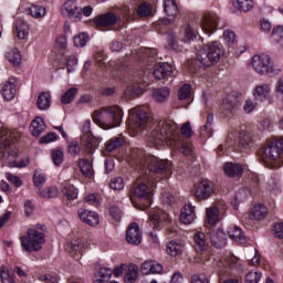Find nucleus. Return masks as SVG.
<instances>
[{
    "instance_id": "bf43d9fd",
    "label": "nucleus",
    "mask_w": 283,
    "mask_h": 283,
    "mask_svg": "<svg viewBox=\"0 0 283 283\" xmlns=\"http://www.w3.org/2000/svg\"><path fill=\"white\" fill-rule=\"evenodd\" d=\"M223 39L226 43H228L229 45H233V43H235V32L231 30L223 31Z\"/></svg>"
},
{
    "instance_id": "4be33fe9",
    "label": "nucleus",
    "mask_w": 283,
    "mask_h": 283,
    "mask_svg": "<svg viewBox=\"0 0 283 283\" xmlns=\"http://www.w3.org/2000/svg\"><path fill=\"white\" fill-rule=\"evenodd\" d=\"M271 93V86L269 84H261L254 87L253 96L255 101H266Z\"/></svg>"
},
{
    "instance_id": "49530a36",
    "label": "nucleus",
    "mask_w": 283,
    "mask_h": 283,
    "mask_svg": "<svg viewBox=\"0 0 283 283\" xmlns=\"http://www.w3.org/2000/svg\"><path fill=\"white\" fill-rule=\"evenodd\" d=\"M38 193L41 198H56V196H59V189L56 187H50L44 190H40Z\"/></svg>"
},
{
    "instance_id": "37998d69",
    "label": "nucleus",
    "mask_w": 283,
    "mask_h": 283,
    "mask_svg": "<svg viewBox=\"0 0 283 283\" xmlns=\"http://www.w3.org/2000/svg\"><path fill=\"white\" fill-rule=\"evenodd\" d=\"M29 12L34 19H43L48 11L43 6L33 4L30 7Z\"/></svg>"
},
{
    "instance_id": "f8f14e48",
    "label": "nucleus",
    "mask_w": 283,
    "mask_h": 283,
    "mask_svg": "<svg viewBox=\"0 0 283 283\" xmlns=\"http://www.w3.org/2000/svg\"><path fill=\"white\" fill-rule=\"evenodd\" d=\"M238 138H239V144L238 148L239 149H249L251 147V143H253V137L251 136V130L247 128V126H240L237 129Z\"/></svg>"
},
{
    "instance_id": "f704fd0d",
    "label": "nucleus",
    "mask_w": 283,
    "mask_h": 283,
    "mask_svg": "<svg viewBox=\"0 0 283 283\" xmlns=\"http://www.w3.org/2000/svg\"><path fill=\"white\" fill-rule=\"evenodd\" d=\"M6 60L11 62L12 65L19 67L21 65V53L18 49H12L6 53Z\"/></svg>"
},
{
    "instance_id": "e2e57ef3",
    "label": "nucleus",
    "mask_w": 283,
    "mask_h": 283,
    "mask_svg": "<svg viewBox=\"0 0 283 283\" xmlns=\"http://www.w3.org/2000/svg\"><path fill=\"white\" fill-rule=\"evenodd\" d=\"M145 54L148 56L146 60L149 65H153V63L156 61L157 52L156 49H146Z\"/></svg>"
},
{
    "instance_id": "9b49d317",
    "label": "nucleus",
    "mask_w": 283,
    "mask_h": 283,
    "mask_svg": "<svg viewBox=\"0 0 283 283\" xmlns=\"http://www.w3.org/2000/svg\"><path fill=\"white\" fill-rule=\"evenodd\" d=\"M126 242L133 244V247H138L143 242V234L140 233V227L138 223H132L126 231Z\"/></svg>"
},
{
    "instance_id": "e433bc0d",
    "label": "nucleus",
    "mask_w": 283,
    "mask_h": 283,
    "mask_svg": "<svg viewBox=\"0 0 283 283\" xmlns=\"http://www.w3.org/2000/svg\"><path fill=\"white\" fill-rule=\"evenodd\" d=\"M15 30L18 39H28V22L24 20H18L15 22Z\"/></svg>"
},
{
    "instance_id": "c03bdc74",
    "label": "nucleus",
    "mask_w": 283,
    "mask_h": 283,
    "mask_svg": "<svg viewBox=\"0 0 283 283\" xmlns=\"http://www.w3.org/2000/svg\"><path fill=\"white\" fill-rule=\"evenodd\" d=\"M153 97L158 103H165V99L169 98V88L168 87H161V88H158V90L154 91Z\"/></svg>"
},
{
    "instance_id": "423d86ee",
    "label": "nucleus",
    "mask_w": 283,
    "mask_h": 283,
    "mask_svg": "<svg viewBox=\"0 0 283 283\" xmlns=\"http://www.w3.org/2000/svg\"><path fill=\"white\" fill-rule=\"evenodd\" d=\"M224 56V48L220 42L205 44L197 53V63L202 67H213Z\"/></svg>"
},
{
    "instance_id": "a878e982",
    "label": "nucleus",
    "mask_w": 283,
    "mask_h": 283,
    "mask_svg": "<svg viewBox=\"0 0 283 283\" xmlns=\"http://www.w3.org/2000/svg\"><path fill=\"white\" fill-rule=\"evenodd\" d=\"M244 171V168H242L241 165L239 164H233V163H227L224 166V174L226 176H230V178H233V176H242Z\"/></svg>"
},
{
    "instance_id": "7ed1b4c3",
    "label": "nucleus",
    "mask_w": 283,
    "mask_h": 283,
    "mask_svg": "<svg viewBox=\"0 0 283 283\" xmlns=\"http://www.w3.org/2000/svg\"><path fill=\"white\" fill-rule=\"evenodd\" d=\"M93 120L102 129L120 127V123H123V109L118 106L103 107L101 111L94 112Z\"/></svg>"
},
{
    "instance_id": "58836bf2",
    "label": "nucleus",
    "mask_w": 283,
    "mask_h": 283,
    "mask_svg": "<svg viewBox=\"0 0 283 283\" xmlns=\"http://www.w3.org/2000/svg\"><path fill=\"white\" fill-rule=\"evenodd\" d=\"M149 227L154 229V231H160L163 229L160 213L156 211L149 212Z\"/></svg>"
},
{
    "instance_id": "412c9836",
    "label": "nucleus",
    "mask_w": 283,
    "mask_h": 283,
    "mask_svg": "<svg viewBox=\"0 0 283 283\" xmlns=\"http://www.w3.org/2000/svg\"><path fill=\"white\" fill-rule=\"evenodd\" d=\"M83 249H85V239L75 238L71 241V251L75 252V254H72L74 260H81Z\"/></svg>"
},
{
    "instance_id": "774afa93",
    "label": "nucleus",
    "mask_w": 283,
    "mask_h": 283,
    "mask_svg": "<svg viewBox=\"0 0 283 283\" xmlns=\"http://www.w3.org/2000/svg\"><path fill=\"white\" fill-rule=\"evenodd\" d=\"M274 235L275 238H283V222H279L274 224Z\"/></svg>"
},
{
    "instance_id": "4c0bfd02",
    "label": "nucleus",
    "mask_w": 283,
    "mask_h": 283,
    "mask_svg": "<svg viewBox=\"0 0 283 283\" xmlns=\"http://www.w3.org/2000/svg\"><path fill=\"white\" fill-rule=\"evenodd\" d=\"M164 10L168 17L175 18L178 14V4H176V0H165Z\"/></svg>"
},
{
    "instance_id": "69168bd1",
    "label": "nucleus",
    "mask_w": 283,
    "mask_h": 283,
    "mask_svg": "<svg viewBox=\"0 0 283 283\" xmlns=\"http://www.w3.org/2000/svg\"><path fill=\"white\" fill-rule=\"evenodd\" d=\"M78 60H76V56L71 55L66 57V67L67 72H74V66L77 65Z\"/></svg>"
},
{
    "instance_id": "9d476101",
    "label": "nucleus",
    "mask_w": 283,
    "mask_h": 283,
    "mask_svg": "<svg viewBox=\"0 0 283 283\" xmlns=\"http://www.w3.org/2000/svg\"><path fill=\"white\" fill-rule=\"evenodd\" d=\"M216 193V186L210 180H202L195 186V197L197 200H209Z\"/></svg>"
},
{
    "instance_id": "a19ab883",
    "label": "nucleus",
    "mask_w": 283,
    "mask_h": 283,
    "mask_svg": "<svg viewBox=\"0 0 283 283\" xmlns=\"http://www.w3.org/2000/svg\"><path fill=\"white\" fill-rule=\"evenodd\" d=\"M76 94H78V88L72 87V88L67 90L61 96V103H63V105H70V103H72V101H74V98L76 97Z\"/></svg>"
},
{
    "instance_id": "ea45409f",
    "label": "nucleus",
    "mask_w": 283,
    "mask_h": 283,
    "mask_svg": "<svg viewBox=\"0 0 283 283\" xmlns=\"http://www.w3.org/2000/svg\"><path fill=\"white\" fill-rule=\"evenodd\" d=\"M232 3L241 12H249L253 8V0H232Z\"/></svg>"
},
{
    "instance_id": "dca6fc26",
    "label": "nucleus",
    "mask_w": 283,
    "mask_h": 283,
    "mask_svg": "<svg viewBox=\"0 0 283 283\" xmlns=\"http://www.w3.org/2000/svg\"><path fill=\"white\" fill-rule=\"evenodd\" d=\"M166 251L168 255H171V258H179V255H182L185 253V241L182 240H172L167 243Z\"/></svg>"
},
{
    "instance_id": "ddd939ff",
    "label": "nucleus",
    "mask_w": 283,
    "mask_h": 283,
    "mask_svg": "<svg viewBox=\"0 0 283 283\" xmlns=\"http://www.w3.org/2000/svg\"><path fill=\"white\" fill-rule=\"evenodd\" d=\"M220 18L216 13H208L203 17L201 28L206 34H213L218 30V21Z\"/></svg>"
},
{
    "instance_id": "c9c22d12",
    "label": "nucleus",
    "mask_w": 283,
    "mask_h": 283,
    "mask_svg": "<svg viewBox=\"0 0 283 283\" xmlns=\"http://www.w3.org/2000/svg\"><path fill=\"white\" fill-rule=\"evenodd\" d=\"M138 265L136 264H130L128 265V270L124 276V281L126 283H134L136 280H138Z\"/></svg>"
},
{
    "instance_id": "338daca9",
    "label": "nucleus",
    "mask_w": 283,
    "mask_h": 283,
    "mask_svg": "<svg viewBox=\"0 0 283 283\" xmlns=\"http://www.w3.org/2000/svg\"><path fill=\"white\" fill-rule=\"evenodd\" d=\"M33 182H34V186L38 187V189H41L43 187V185H45V176L34 175Z\"/></svg>"
},
{
    "instance_id": "2f4dec72",
    "label": "nucleus",
    "mask_w": 283,
    "mask_h": 283,
    "mask_svg": "<svg viewBox=\"0 0 283 283\" xmlns=\"http://www.w3.org/2000/svg\"><path fill=\"white\" fill-rule=\"evenodd\" d=\"M123 145H125V137L119 135L106 142L105 149L106 151H114V149H118V147H123Z\"/></svg>"
},
{
    "instance_id": "aec40b11",
    "label": "nucleus",
    "mask_w": 283,
    "mask_h": 283,
    "mask_svg": "<svg viewBox=\"0 0 283 283\" xmlns=\"http://www.w3.org/2000/svg\"><path fill=\"white\" fill-rule=\"evenodd\" d=\"M210 242L216 249H223V247H227V234L222 231L212 232L210 234Z\"/></svg>"
},
{
    "instance_id": "39448f33",
    "label": "nucleus",
    "mask_w": 283,
    "mask_h": 283,
    "mask_svg": "<svg viewBox=\"0 0 283 283\" xmlns=\"http://www.w3.org/2000/svg\"><path fill=\"white\" fill-rule=\"evenodd\" d=\"M12 138L17 140V132L2 130L0 132V149L2 151V160H7L9 167H28L29 161L17 163V150L12 148Z\"/></svg>"
},
{
    "instance_id": "b1692460",
    "label": "nucleus",
    "mask_w": 283,
    "mask_h": 283,
    "mask_svg": "<svg viewBox=\"0 0 283 283\" xmlns=\"http://www.w3.org/2000/svg\"><path fill=\"white\" fill-rule=\"evenodd\" d=\"M193 240L196 251H198L199 253H202V251H207L209 244L207 243V235L203 232L195 233Z\"/></svg>"
},
{
    "instance_id": "4468645a",
    "label": "nucleus",
    "mask_w": 283,
    "mask_h": 283,
    "mask_svg": "<svg viewBox=\"0 0 283 283\" xmlns=\"http://www.w3.org/2000/svg\"><path fill=\"white\" fill-rule=\"evenodd\" d=\"M1 95L6 101H12L17 96V78L9 77L4 84H2Z\"/></svg>"
},
{
    "instance_id": "5701e85b",
    "label": "nucleus",
    "mask_w": 283,
    "mask_h": 283,
    "mask_svg": "<svg viewBox=\"0 0 283 283\" xmlns=\"http://www.w3.org/2000/svg\"><path fill=\"white\" fill-rule=\"evenodd\" d=\"M52 105V95L50 92H41L38 96L36 106L42 109H50Z\"/></svg>"
},
{
    "instance_id": "5fc2aeb1",
    "label": "nucleus",
    "mask_w": 283,
    "mask_h": 283,
    "mask_svg": "<svg viewBox=\"0 0 283 283\" xmlns=\"http://www.w3.org/2000/svg\"><path fill=\"white\" fill-rule=\"evenodd\" d=\"M197 36L198 35L196 34V31H193V28L188 25L185 31L184 43H191V41H196Z\"/></svg>"
},
{
    "instance_id": "bb28decb",
    "label": "nucleus",
    "mask_w": 283,
    "mask_h": 283,
    "mask_svg": "<svg viewBox=\"0 0 283 283\" xmlns=\"http://www.w3.org/2000/svg\"><path fill=\"white\" fill-rule=\"evenodd\" d=\"M200 134L202 138H211L213 136V114H208L206 125L201 127Z\"/></svg>"
},
{
    "instance_id": "473e14b6",
    "label": "nucleus",
    "mask_w": 283,
    "mask_h": 283,
    "mask_svg": "<svg viewBox=\"0 0 283 283\" xmlns=\"http://www.w3.org/2000/svg\"><path fill=\"white\" fill-rule=\"evenodd\" d=\"M61 192L67 200H76L78 198V189L74 185L66 184L62 186Z\"/></svg>"
},
{
    "instance_id": "c85d7f7f",
    "label": "nucleus",
    "mask_w": 283,
    "mask_h": 283,
    "mask_svg": "<svg viewBox=\"0 0 283 283\" xmlns=\"http://www.w3.org/2000/svg\"><path fill=\"white\" fill-rule=\"evenodd\" d=\"M80 171L85 176V178L94 177V166H92L91 161L87 159H80L78 163Z\"/></svg>"
},
{
    "instance_id": "052dcab7",
    "label": "nucleus",
    "mask_w": 283,
    "mask_h": 283,
    "mask_svg": "<svg viewBox=\"0 0 283 283\" xmlns=\"http://www.w3.org/2000/svg\"><path fill=\"white\" fill-rule=\"evenodd\" d=\"M224 260H226V264L231 269H238L240 266V259H238L235 255H230Z\"/></svg>"
},
{
    "instance_id": "0eeeda50",
    "label": "nucleus",
    "mask_w": 283,
    "mask_h": 283,
    "mask_svg": "<svg viewBox=\"0 0 283 283\" xmlns=\"http://www.w3.org/2000/svg\"><path fill=\"white\" fill-rule=\"evenodd\" d=\"M145 182H150L149 177L144 181H136L130 190V201L137 209H147L151 205V188Z\"/></svg>"
},
{
    "instance_id": "de8ad7c7",
    "label": "nucleus",
    "mask_w": 283,
    "mask_h": 283,
    "mask_svg": "<svg viewBox=\"0 0 283 283\" xmlns=\"http://www.w3.org/2000/svg\"><path fill=\"white\" fill-rule=\"evenodd\" d=\"M178 97H179V101H187L188 98H190L191 85L185 84L184 86H181L178 92Z\"/></svg>"
},
{
    "instance_id": "864d4df0",
    "label": "nucleus",
    "mask_w": 283,
    "mask_h": 283,
    "mask_svg": "<svg viewBox=\"0 0 283 283\" xmlns=\"http://www.w3.org/2000/svg\"><path fill=\"white\" fill-rule=\"evenodd\" d=\"M136 12L138 17H149V14H151V6H149V3L144 2L138 6Z\"/></svg>"
},
{
    "instance_id": "7c9ffc66",
    "label": "nucleus",
    "mask_w": 283,
    "mask_h": 283,
    "mask_svg": "<svg viewBox=\"0 0 283 283\" xmlns=\"http://www.w3.org/2000/svg\"><path fill=\"white\" fill-rule=\"evenodd\" d=\"M114 273V270L108 268H101L99 272L95 275L94 283H105L109 282L112 279V275Z\"/></svg>"
},
{
    "instance_id": "c756f323",
    "label": "nucleus",
    "mask_w": 283,
    "mask_h": 283,
    "mask_svg": "<svg viewBox=\"0 0 283 283\" xmlns=\"http://www.w3.org/2000/svg\"><path fill=\"white\" fill-rule=\"evenodd\" d=\"M45 129V123L43 122V118L36 117L32 120L30 132L32 136H41L43 134V130Z\"/></svg>"
},
{
    "instance_id": "0e129e2a",
    "label": "nucleus",
    "mask_w": 283,
    "mask_h": 283,
    "mask_svg": "<svg viewBox=\"0 0 283 283\" xmlns=\"http://www.w3.org/2000/svg\"><path fill=\"white\" fill-rule=\"evenodd\" d=\"M109 213H111L112 218H114V220H116L117 222L123 217V212L120 211V208L116 207V206L111 207Z\"/></svg>"
},
{
    "instance_id": "603ef678",
    "label": "nucleus",
    "mask_w": 283,
    "mask_h": 283,
    "mask_svg": "<svg viewBox=\"0 0 283 283\" xmlns=\"http://www.w3.org/2000/svg\"><path fill=\"white\" fill-rule=\"evenodd\" d=\"M87 41H90V35H87L86 33H81L74 38V45L76 48H85Z\"/></svg>"
},
{
    "instance_id": "f3484780",
    "label": "nucleus",
    "mask_w": 283,
    "mask_h": 283,
    "mask_svg": "<svg viewBox=\"0 0 283 283\" xmlns=\"http://www.w3.org/2000/svg\"><path fill=\"white\" fill-rule=\"evenodd\" d=\"M118 21L116 13H105L95 18L94 23L96 28L101 30V28H109L114 25Z\"/></svg>"
},
{
    "instance_id": "393cba45",
    "label": "nucleus",
    "mask_w": 283,
    "mask_h": 283,
    "mask_svg": "<svg viewBox=\"0 0 283 283\" xmlns=\"http://www.w3.org/2000/svg\"><path fill=\"white\" fill-rule=\"evenodd\" d=\"M206 211L208 224H211V227H216V224L220 222V210L218 209V206H211L210 208H207Z\"/></svg>"
},
{
    "instance_id": "2eb2a0df",
    "label": "nucleus",
    "mask_w": 283,
    "mask_h": 283,
    "mask_svg": "<svg viewBox=\"0 0 283 283\" xmlns=\"http://www.w3.org/2000/svg\"><path fill=\"white\" fill-rule=\"evenodd\" d=\"M77 214L82 222H85V224H88L90 227H96L101 222L98 213L92 210L81 209L77 211Z\"/></svg>"
},
{
    "instance_id": "f257e3e1",
    "label": "nucleus",
    "mask_w": 283,
    "mask_h": 283,
    "mask_svg": "<svg viewBox=\"0 0 283 283\" xmlns=\"http://www.w3.org/2000/svg\"><path fill=\"white\" fill-rule=\"evenodd\" d=\"M130 127L140 134V129H147L149 125L148 133V145L150 147H158V145H174L180 140V134H178V125L171 119H160L159 122H149V116L147 112L143 108H134L130 111Z\"/></svg>"
},
{
    "instance_id": "72a5a7b5",
    "label": "nucleus",
    "mask_w": 283,
    "mask_h": 283,
    "mask_svg": "<svg viewBox=\"0 0 283 283\" xmlns=\"http://www.w3.org/2000/svg\"><path fill=\"white\" fill-rule=\"evenodd\" d=\"M228 235L231 240H234V242H240V244L247 242V238L242 233V229H240V227L231 228L228 231Z\"/></svg>"
},
{
    "instance_id": "6ab92c4d",
    "label": "nucleus",
    "mask_w": 283,
    "mask_h": 283,
    "mask_svg": "<svg viewBox=\"0 0 283 283\" xmlns=\"http://www.w3.org/2000/svg\"><path fill=\"white\" fill-rule=\"evenodd\" d=\"M180 220L182 224H191V222L196 220V212L193 211V208L191 205L184 206L180 213Z\"/></svg>"
},
{
    "instance_id": "cd10ccee",
    "label": "nucleus",
    "mask_w": 283,
    "mask_h": 283,
    "mask_svg": "<svg viewBox=\"0 0 283 283\" xmlns=\"http://www.w3.org/2000/svg\"><path fill=\"white\" fill-rule=\"evenodd\" d=\"M269 213V210L264 205L259 203L251 209L250 216L253 220H264Z\"/></svg>"
},
{
    "instance_id": "09e8293b",
    "label": "nucleus",
    "mask_w": 283,
    "mask_h": 283,
    "mask_svg": "<svg viewBox=\"0 0 283 283\" xmlns=\"http://www.w3.org/2000/svg\"><path fill=\"white\" fill-rule=\"evenodd\" d=\"M222 107L223 109H226V112H235V109L240 107V104L238 103V101H232L231 98H224L222 103Z\"/></svg>"
},
{
    "instance_id": "4d7b16f0",
    "label": "nucleus",
    "mask_w": 283,
    "mask_h": 283,
    "mask_svg": "<svg viewBox=\"0 0 283 283\" xmlns=\"http://www.w3.org/2000/svg\"><path fill=\"white\" fill-rule=\"evenodd\" d=\"M40 282L44 283H59V275L54 273H49V274H41L39 276Z\"/></svg>"
},
{
    "instance_id": "3c124183",
    "label": "nucleus",
    "mask_w": 283,
    "mask_h": 283,
    "mask_svg": "<svg viewBox=\"0 0 283 283\" xmlns=\"http://www.w3.org/2000/svg\"><path fill=\"white\" fill-rule=\"evenodd\" d=\"M111 189H114V191H120L125 188V181L123 180V177H115L111 180L109 184Z\"/></svg>"
},
{
    "instance_id": "1a4fd4ad",
    "label": "nucleus",
    "mask_w": 283,
    "mask_h": 283,
    "mask_svg": "<svg viewBox=\"0 0 283 283\" xmlns=\"http://www.w3.org/2000/svg\"><path fill=\"white\" fill-rule=\"evenodd\" d=\"M252 67L256 74H279L280 70H275L271 63V56L268 54L254 55L252 57Z\"/></svg>"
},
{
    "instance_id": "680f3d73",
    "label": "nucleus",
    "mask_w": 283,
    "mask_h": 283,
    "mask_svg": "<svg viewBox=\"0 0 283 283\" xmlns=\"http://www.w3.org/2000/svg\"><path fill=\"white\" fill-rule=\"evenodd\" d=\"M69 154H71V156H78V154H81V146H78L77 142H71L69 144Z\"/></svg>"
},
{
    "instance_id": "6e6552de",
    "label": "nucleus",
    "mask_w": 283,
    "mask_h": 283,
    "mask_svg": "<svg viewBox=\"0 0 283 283\" xmlns=\"http://www.w3.org/2000/svg\"><path fill=\"white\" fill-rule=\"evenodd\" d=\"M20 242L27 253L41 251L45 244V234L36 229H29L27 235L20 238Z\"/></svg>"
},
{
    "instance_id": "20e7f679",
    "label": "nucleus",
    "mask_w": 283,
    "mask_h": 283,
    "mask_svg": "<svg viewBox=\"0 0 283 283\" xmlns=\"http://www.w3.org/2000/svg\"><path fill=\"white\" fill-rule=\"evenodd\" d=\"M260 163L268 169H280L283 165V139L268 144L261 151Z\"/></svg>"
},
{
    "instance_id": "6e6d98bb",
    "label": "nucleus",
    "mask_w": 283,
    "mask_h": 283,
    "mask_svg": "<svg viewBox=\"0 0 283 283\" xmlns=\"http://www.w3.org/2000/svg\"><path fill=\"white\" fill-rule=\"evenodd\" d=\"M52 160L56 167H60L64 160L63 150H61V149L53 150L52 151Z\"/></svg>"
},
{
    "instance_id": "8fccbe9b",
    "label": "nucleus",
    "mask_w": 283,
    "mask_h": 283,
    "mask_svg": "<svg viewBox=\"0 0 283 283\" xmlns=\"http://www.w3.org/2000/svg\"><path fill=\"white\" fill-rule=\"evenodd\" d=\"M262 280V272L251 271L245 275V283H258Z\"/></svg>"
},
{
    "instance_id": "a18cd8bd",
    "label": "nucleus",
    "mask_w": 283,
    "mask_h": 283,
    "mask_svg": "<svg viewBox=\"0 0 283 283\" xmlns=\"http://www.w3.org/2000/svg\"><path fill=\"white\" fill-rule=\"evenodd\" d=\"M175 19L174 18H161L155 24V28L158 32H163L165 28H169V25H174Z\"/></svg>"
},
{
    "instance_id": "79ce46f5",
    "label": "nucleus",
    "mask_w": 283,
    "mask_h": 283,
    "mask_svg": "<svg viewBox=\"0 0 283 283\" xmlns=\"http://www.w3.org/2000/svg\"><path fill=\"white\" fill-rule=\"evenodd\" d=\"M0 280L2 283H15L14 274L10 273V270L6 265H1L0 268Z\"/></svg>"
},
{
    "instance_id": "f03ea898",
    "label": "nucleus",
    "mask_w": 283,
    "mask_h": 283,
    "mask_svg": "<svg viewBox=\"0 0 283 283\" xmlns=\"http://www.w3.org/2000/svg\"><path fill=\"white\" fill-rule=\"evenodd\" d=\"M130 165L137 169L147 167L150 174H159L160 176H171V161L160 159L156 156L145 154L144 150L135 148L130 153Z\"/></svg>"
},
{
    "instance_id": "a211bd4d",
    "label": "nucleus",
    "mask_w": 283,
    "mask_h": 283,
    "mask_svg": "<svg viewBox=\"0 0 283 283\" xmlns=\"http://www.w3.org/2000/svg\"><path fill=\"white\" fill-rule=\"evenodd\" d=\"M172 67L169 63L166 62H159L157 64H154L153 74L155 78H158V81H163L166 76H169L171 74Z\"/></svg>"
},
{
    "instance_id": "13d9d810",
    "label": "nucleus",
    "mask_w": 283,
    "mask_h": 283,
    "mask_svg": "<svg viewBox=\"0 0 283 283\" xmlns=\"http://www.w3.org/2000/svg\"><path fill=\"white\" fill-rule=\"evenodd\" d=\"M181 136H184L185 138H191V136H193V130H191V123L190 122H186L182 126H181Z\"/></svg>"
}]
</instances>
